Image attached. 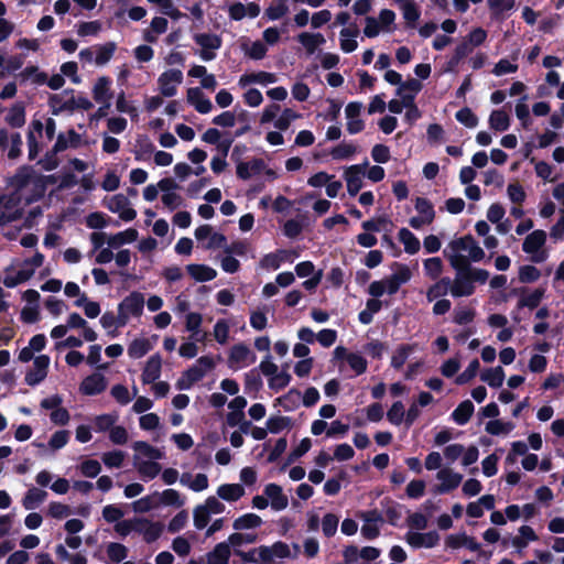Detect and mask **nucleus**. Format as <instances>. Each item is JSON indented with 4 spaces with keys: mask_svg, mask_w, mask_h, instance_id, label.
<instances>
[{
    "mask_svg": "<svg viewBox=\"0 0 564 564\" xmlns=\"http://www.w3.org/2000/svg\"><path fill=\"white\" fill-rule=\"evenodd\" d=\"M53 175H44L33 166H20L9 181L12 195L19 198L22 205H30L42 199L46 193L47 185L54 184Z\"/></svg>",
    "mask_w": 564,
    "mask_h": 564,
    "instance_id": "f257e3e1",
    "label": "nucleus"
},
{
    "mask_svg": "<svg viewBox=\"0 0 564 564\" xmlns=\"http://www.w3.org/2000/svg\"><path fill=\"white\" fill-rule=\"evenodd\" d=\"M444 254L453 269H466L471 262L485 258L484 249L470 235L453 239L445 248Z\"/></svg>",
    "mask_w": 564,
    "mask_h": 564,
    "instance_id": "f03ea898",
    "label": "nucleus"
},
{
    "mask_svg": "<svg viewBox=\"0 0 564 564\" xmlns=\"http://www.w3.org/2000/svg\"><path fill=\"white\" fill-rule=\"evenodd\" d=\"M546 242V232L536 229L529 234L523 243L522 250L530 256V260L534 263L544 262L549 258V252L544 249Z\"/></svg>",
    "mask_w": 564,
    "mask_h": 564,
    "instance_id": "7ed1b4c3",
    "label": "nucleus"
},
{
    "mask_svg": "<svg viewBox=\"0 0 564 564\" xmlns=\"http://www.w3.org/2000/svg\"><path fill=\"white\" fill-rule=\"evenodd\" d=\"M144 296L140 292H131L118 304L119 322L127 325L132 317H140L143 313Z\"/></svg>",
    "mask_w": 564,
    "mask_h": 564,
    "instance_id": "20e7f679",
    "label": "nucleus"
},
{
    "mask_svg": "<svg viewBox=\"0 0 564 564\" xmlns=\"http://www.w3.org/2000/svg\"><path fill=\"white\" fill-rule=\"evenodd\" d=\"M104 205L120 219L131 221L137 217V212L131 207L129 198L123 194H116L104 199Z\"/></svg>",
    "mask_w": 564,
    "mask_h": 564,
    "instance_id": "39448f33",
    "label": "nucleus"
},
{
    "mask_svg": "<svg viewBox=\"0 0 564 564\" xmlns=\"http://www.w3.org/2000/svg\"><path fill=\"white\" fill-rule=\"evenodd\" d=\"M193 39L200 47L199 57L205 62L213 61L216 57V51L220 48L223 43L220 36L213 33H196Z\"/></svg>",
    "mask_w": 564,
    "mask_h": 564,
    "instance_id": "423d86ee",
    "label": "nucleus"
},
{
    "mask_svg": "<svg viewBox=\"0 0 564 564\" xmlns=\"http://www.w3.org/2000/svg\"><path fill=\"white\" fill-rule=\"evenodd\" d=\"M254 352L243 343L234 345L228 356V365L231 369H242L256 361Z\"/></svg>",
    "mask_w": 564,
    "mask_h": 564,
    "instance_id": "0eeeda50",
    "label": "nucleus"
},
{
    "mask_svg": "<svg viewBox=\"0 0 564 564\" xmlns=\"http://www.w3.org/2000/svg\"><path fill=\"white\" fill-rule=\"evenodd\" d=\"M436 479L438 484L433 488V492L443 495L456 489L463 480V475L445 467L437 471Z\"/></svg>",
    "mask_w": 564,
    "mask_h": 564,
    "instance_id": "6e6552de",
    "label": "nucleus"
},
{
    "mask_svg": "<svg viewBox=\"0 0 564 564\" xmlns=\"http://www.w3.org/2000/svg\"><path fill=\"white\" fill-rule=\"evenodd\" d=\"M22 216V207L19 198L11 193L0 196V225L12 223Z\"/></svg>",
    "mask_w": 564,
    "mask_h": 564,
    "instance_id": "1a4fd4ad",
    "label": "nucleus"
},
{
    "mask_svg": "<svg viewBox=\"0 0 564 564\" xmlns=\"http://www.w3.org/2000/svg\"><path fill=\"white\" fill-rule=\"evenodd\" d=\"M183 82V73L180 69H167L163 72L159 78V89L162 96L173 97L177 93V86Z\"/></svg>",
    "mask_w": 564,
    "mask_h": 564,
    "instance_id": "9d476101",
    "label": "nucleus"
},
{
    "mask_svg": "<svg viewBox=\"0 0 564 564\" xmlns=\"http://www.w3.org/2000/svg\"><path fill=\"white\" fill-rule=\"evenodd\" d=\"M456 271L455 278L451 280L449 293L454 297L469 296L475 291V285L466 269H454Z\"/></svg>",
    "mask_w": 564,
    "mask_h": 564,
    "instance_id": "9b49d317",
    "label": "nucleus"
},
{
    "mask_svg": "<svg viewBox=\"0 0 564 564\" xmlns=\"http://www.w3.org/2000/svg\"><path fill=\"white\" fill-rule=\"evenodd\" d=\"M111 79L107 76H100L96 79L93 87V98L100 105V110H108L113 97L111 90Z\"/></svg>",
    "mask_w": 564,
    "mask_h": 564,
    "instance_id": "f8f14e48",
    "label": "nucleus"
},
{
    "mask_svg": "<svg viewBox=\"0 0 564 564\" xmlns=\"http://www.w3.org/2000/svg\"><path fill=\"white\" fill-rule=\"evenodd\" d=\"M368 166L366 161L362 164H355L347 167L344 172L347 192L350 196H356L364 185L365 170Z\"/></svg>",
    "mask_w": 564,
    "mask_h": 564,
    "instance_id": "ddd939ff",
    "label": "nucleus"
},
{
    "mask_svg": "<svg viewBox=\"0 0 564 564\" xmlns=\"http://www.w3.org/2000/svg\"><path fill=\"white\" fill-rule=\"evenodd\" d=\"M258 553L262 557V564H274L279 560L291 557L290 546L282 541L272 545H260V552Z\"/></svg>",
    "mask_w": 564,
    "mask_h": 564,
    "instance_id": "4468645a",
    "label": "nucleus"
},
{
    "mask_svg": "<svg viewBox=\"0 0 564 564\" xmlns=\"http://www.w3.org/2000/svg\"><path fill=\"white\" fill-rule=\"evenodd\" d=\"M13 268L9 267L6 269V276L3 279V284L7 288H14L18 284H21L28 280H30L34 273L35 270L26 262L23 261L20 265L17 272L12 273Z\"/></svg>",
    "mask_w": 564,
    "mask_h": 564,
    "instance_id": "2eb2a0df",
    "label": "nucleus"
},
{
    "mask_svg": "<svg viewBox=\"0 0 564 564\" xmlns=\"http://www.w3.org/2000/svg\"><path fill=\"white\" fill-rule=\"evenodd\" d=\"M50 366V357L46 355H40L34 358L33 369L25 375V382L29 386H36L42 382L47 376V369Z\"/></svg>",
    "mask_w": 564,
    "mask_h": 564,
    "instance_id": "dca6fc26",
    "label": "nucleus"
},
{
    "mask_svg": "<svg viewBox=\"0 0 564 564\" xmlns=\"http://www.w3.org/2000/svg\"><path fill=\"white\" fill-rule=\"evenodd\" d=\"M260 11L261 9L256 2H234L228 7V15L235 21H240L245 18L254 19L260 14Z\"/></svg>",
    "mask_w": 564,
    "mask_h": 564,
    "instance_id": "f3484780",
    "label": "nucleus"
},
{
    "mask_svg": "<svg viewBox=\"0 0 564 564\" xmlns=\"http://www.w3.org/2000/svg\"><path fill=\"white\" fill-rule=\"evenodd\" d=\"M405 541L415 549L433 547L438 543L440 535L436 531L420 533L410 530L405 534Z\"/></svg>",
    "mask_w": 564,
    "mask_h": 564,
    "instance_id": "a211bd4d",
    "label": "nucleus"
},
{
    "mask_svg": "<svg viewBox=\"0 0 564 564\" xmlns=\"http://www.w3.org/2000/svg\"><path fill=\"white\" fill-rule=\"evenodd\" d=\"M362 109V104L358 101L349 102L345 108V115L347 119V131L350 134H356L360 132L365 124L364 121L359 118Z\"/></svg>",
    "mask_w": 564,
    "mask_h": 564,
    "instance_id": "6ab92c4d",
    "label": "nucleus"
},
{
    "mask_svg": "<svg viewBox=\"0 0 564 564\" xmlns=\"http://www.w3.org/2000/svg\"><path fill=\"white\" fill-rule=\"evenodd\" d=\"M137 532L142 534L145 542L152 543L161 536L163 525L145 518H137Z\"/></svg>",
    "mask_w": 564,
    "mask_h": 564,
    "instance_id": "aec40b11",
    "label": "nucleus"
},
{
    "mask_svg": "<svg viewBox=\"0 0 564 564\" xmlns=\"http://www.w3.org/2000/svg\"><path fill=\"white\" fill-rule=\"evenodd\" d=\"M276 80H278V77L275 74L260 70L257 73L242 74L238 79V85L241 88H246L252 84H259L262 86H267V85L276 83Z\"/></svg>",
    "mask_w": 564,
    "mask_h": 564,
    "instance_id": "412c9836",
    "label": "nucleus"
},
{
    "mask_svg": "<svg viewBox=\"0 0 564 564\" xmlns=\"http://www.w3.org/2000/svg\"><path fill=\"white\" fill-rule=\"evenodd\" d=\"M0 147L8 151L10 159H17L21 153L22 139L20 133H9L6 130H0Z\"/></svg>",
    "mask_w": 564,
    "mask_h": 564,
    "instance_id": "4be33fe9",
    "label": "nucleus"
},
{
    "mask_svg": "<svg viewBox=\"0 0 564 564\" xmlns=\"http://www.w3.org/2000/svg\"><path fill=\"white\" fill-rule=\"evenodd\" d=\"M215 367V362L213 358L208 356H203L198 358L189 369H187L184 373L193 383L199 381L204 378L207 371L212 370Z\"/></svg>",
    "mask_w": 564,
    "mask_h": 564,
    "instance_id": "5701e85b",
    "label": "nucleus"
},
{
    "mask_svg": "<svg viewBox=\"0 0 564 564\" xmlns=\"http://www.w3.org/2000/svg\"><path fill=\"white\" fill-rule=\"evenodd\" d=\"M445 545L449 549L467 547L473 552L480 550V544L473 538L467 535L465 532L449 534L445 539Z\"/></svg>",
    "mask_w": 564,
    "mask_h": 564,
    "instance_id": "b1692460",
    "label": "nucleus"
},
{
    "mask_svg": "<svg viewBox=\"0 0 564 564\" xmlns=\"http://www.w3.org/2000/svg\"><path fill=\"white\" fill-rule=\"evenodd\" d=\"M162 358L159 354L152 355L145 362L141 380L144 384L153 383L161 376Z\"/></svg>",
    "mask_w": 564,
    "mask_h": 564,
    "instance_id": "393cba45",
    "label": "nucleus"
},
{
    "mask_svg": "<svg viewBox=\"0 0 564 564\" xmlns=\"http://www.w3.org/2000/svg\"><path fill=\"white\" fill-rule=\"evenodd\" d=\"M264 495L270 500V506L275 511L284 510L289 505L288 497L283 494L282 487L276 484H269L264 488Z\"/></svg>",
    "mask_w": 564,
    "mask_h": 564,
    "instance_id": "a878e982",
    "label": "nucleus"
},
{
    "mask_svg": "<svg viewBox=\"0 0 564 564\" xmlns=\"http://www.w3.org/2000/svg\"><path fill=\"white\" fill-rule=\"evenodd\" d=\"M106 387L105 376L101 373H93L83 380L79 389L82 393L86 395H95L102 392Z\"/></svg>",
    "mask_w": 564,
    "mask_h": 564,
    "instance_id": "bb28decb",
    "label": "nucleus"
},
{
    "mask_svg": "<svg viewBox=\"0 0 564 564\" xmlns=\"http://www.w3.org/2000/svg\"><path fill=\"white\" fill-rule=\"evenodd\" d=\"M80 144V135L73 129L67 133H59L56 142L52 148V153L56 154L63 152L69 148L76 149Z\"/></svg>",
    "mask_w": 564,
    "mask_h": 564,
    "instance_id": "cd10ccee",
    "label": "nucleus"
},
{
    "mask_svg": "<svg viewBox=\"0 0 564 564\" xmlns=\"http://www.w3.org/2000/svg\"><path fill=\"white\" fill-rule=\"evenodd\" d=\"M134 467L143 480H152L161 473V465L155 460H142L134 456Z\"/></svg>",
    "mask_w": 564,
    "mask_h": 564,
    "instance_id": "c85d7f7f",
    "label": "nucleus"
},
{
    "mask_svg": "<svg viewBox=\"0 0 564 564\" xmlns=\"http://www.w3.org/2000/svg\"><path fill=\"white\" fill-rule=\"evenodd\" d=\"M187 101L195 107L200 113H208L213 109L212 101L204 96L202 90L197 87L187 90Z\"/></svg>",
    "mask_w": 564,
    "mask_h": 564,
    "instance_id": "c756f323",
    "label": "nucleus"
},
{
    "mask_svg": "<svg viewBox=\"0 0 564 564\" xmlns=\"http://www.w3.org/2000/svg\"><path fill=\"white\" fill-rule=\"evenodd\" d=\"M181 485L188 489L200 492L208 488V477L206 474L199 473L193 476L191 473H183L180 477Z\"/></svg>",
    "mask_w": 564,
    "mask_h": 564,
    "instance_id": "7c9ffc66",
    "label": "nucleus"
},
{
    "mask_svg": "<svg viewBox=\"0 0 564 564\" xmlns=\"http://www.w3.org/2000/svg\"><path fill=\"white\" fill-rule=\"evenodd\" d=\"M245 488L240 484H224L217 488V496L227 502H236L245 496Z\"/></svg>",
    "mask_w": 564,
    "mask_h": 564,
    "instance_id": "2f4dec72",
    "label": "nucleus"
},
{
    "mask_svg": "<svg viewBox=\"0 0 564 564\" xmlns=\"http://www.w3.org/2000/svg\"><path fill=\"white\" fill-rule=\"evenodd\" d=\"M138 236L139 234L134 228H128L123 231L109 235L107 237V245L110 248L118 249L126 243L134 242Z\"/></svg>",
    "mask_w": 564,
    "mask_h": 564,
    "instance_id": "473e14b6",
    "label": "nucleus"
},
{
    "mask_svg": "<svg viewBox=\"0 0 564 564\" xmlns=\"http://www.w3.org/2000/svg\"><path fill=\"white\" fill-rule=\"evenodd\" d=\"M264 170V162L261 159H252L249 162H240L237 165V176L241 180H249Z\"/></svg>",
    "mask_w": 564,
    "mask_h": 564,
    "instance_id": "72a5a7b5",
    "label": "nucleus"
},
{
    "mask_svg": "<svg viewBox=\"0 0 564 564\" xmlns=\"http://www.w3.org/2000/svg\"><path fill=\"white\" fill-rule=\"evenodd\" d=\"M95 50V65L96 66H105L107 65L117 50V44L115 42H107L104 44L94 45Z\"/></svg>",
    "mask_w": 564,
    "mask_h": 564,
    "instance_id": "f704fd0d",
    "label": "nucleus"
},
{
    "mask_svg": "<svg viewBox=\"0 0 564 564\" xmlns=\"http://www.w3.org/2000/svg\"><path fill=\"white\" fill-rule=\"evenodd\" d=\"M359 34L357 28H344L339 32V45L344 53H351L358 47L356 37Z\"/></svg>",
    "mask_w": 564,
    "mask_h": 564,
    "instance_id": "c9c22d12",
    "label": "nucleus"
},
{
    "mask_svg": "<svg viewBox=\"0 0 564 564\" xmlns=\"http://www.w3.org/2000/svg\"><path fill=\"white\" fill-rule=\"evenodd\" d=\"M228 541L220 542L207 554V564H228L230 557Z\"/></svg>",
    "mask_w": 564,
    "mask_h": 564,
    "instance_id": "e433bc0d",
    "label": "nucleus"
},
{
    "mask_svg": "<svg viewBox=\"0 0 564 564\" xmlns=\"http://www.w3.org/2000/svg\"><path fill=\"white\" fill-rule=\"evenodd\" d=\"M186 270L188 274L197 282L212 281L217 276V271L205 264H188Z\"/></svg>",
    "mask_w": 564,
    "mask_h": 564,
    "instance_id": "4c0bfd02",
    "label": "nucleus"
},
{
    "mask_svg": "<svg viewBox=\"0 0 564 564\" xmlns=\"http://www.w3.org/2000/svg\"><path fill=\"white\" fill-rule=\"evenodd\" d=\"M422 89V84L420 80L411 78L406 82H402L400 87L397 89V95L403 98L408 102H412L415 99V96Z\"/></svg>",
    "mask_w": 564,
    "mask_h": 564,
    "instance_id": "58836bf2",
    "label": "nucleus"
},
{
    "mask_svg": "<svg viewBox=\"0 0 564 564\" xmlns=\"http://www.w3.org/2000/svg\"><path fill=\"white\" fill-rule=\"evenodd\" d=\"M297 41L304 46L308 54H313L318 46L326 42L323 34L310 32H302L299 34Z\"/></svg>",
    "mask_w": 564,
    "mask_h": 564,
    "instance_id": "ea45409f",
    "label": "nucleus"
},
{
    "mask_svg": "<svg viewBox=\"0 0 564 564\" xmlns=\"http://www.w3.org/2000/svg\"><path fill=\"white\" fill-rule=\"evenodd\" d=\"M152 348L153 345L149 338H135L128 347V355L133 359H139L145 356Z\"/></svg>",
    "mask_w": 564,
    "mask_h": 564,
    "instance_id": "a19ab883",
    "label": "nucleus"
},
{
    "mask_svg": "<svg viewBox=\"0 0 564 564\" xmlns=\"http://www.w3.org/2000/svg\"><path fill=\"white\" fill-rule=\"evenodd\" d=\"M47 497V492L36 487L30 488L22 499L25 510H33L40 506Z\"/></svg>",
    "mask_w": 564,
    "mask_h": 564,
    "instance_id": "79ce46f5",
    "label": "nucleus"
},
{
    "mask_svg": "<svg viewBox=\"0 0 564 564\" xmlns=\"http://www.w3.org/2000/svg\"><path fill=\"white\" fill-rule=\"evenodd\" d=\"M262 525V519L256 513H246L237 519H235L232 523V528L236 531H243V530H250L256 529Z\"/></svg>",
    "mask_w": 564,
    "mask_h": 564,
    "instance_id": "37998d69",
    "label": "nucleus"
},
{
    "mask_svg": "<svg viewBox=\"0 0 564 564\" xmlns=\"http://www.w3.org/2000/svg\"><path fill=\"white\" fill-rule=\"evenodd\" d=\"M398 237L403 243L406 253L415 254L420 250V240L408 228H401L398 232Z\"/></svg>",
    "mask_w": 564,
    "mask_h": 564,
    "instance_id": "c03bdc74",
    "label": "nucleus"
},
{
    "mask_svg": "<svg viewBox=\"0 0 564 564\" xmlns=\"http://www.w3.org/2000/svg\"><path fill=\"white\" fill-rule=\"evenodd\" d=\"M480 379L491 388H500L505 380V371L500 366L489 368L481 373Z\"/></svg>",
    "mask_w": 564,
    "mask_h": 564,
    "instance_id": "a18cd8bd",
    "label": "nucleus"
},
{
    "mask_svg": "<svg viewBox=\"0 0 564 564\" xmlns=\"http://www.w3.org/2000/svg\"><path fill=\"white\" fill-rule=\"evenodd\" d=\"M20 77L24 82H29L33 85H44L47 82V74L41 72L37 66H28L21 73Z\"/></svg>",
    "mask_w": 564,
    "mask_h": 564,
    "instance_id": "49530a36",
    "label": "nucleus"
},
{
    "mask_svg": "<svg viewBox=\"0 0 564 564\" xmlns=\"http://www.w3.org/2000/svg\"><path fill=\"white\" fill-rule=\"evenodd\" d=\"M473 413V402L469 400H465L453 411L452 417L458 425H464L469 421Z\"/></svg>",
    "mask_w": 564,
    "mask_h": 564,
    "instance_id": "de8ad7c7",
    "label": "nucleus"
},
{
    "mask_svg": "<svg viewBox=\"0 0 564 564\" xmlns=\"http://www.w3.org/2000/svg\"><path fill=\"white\" fill-rule=\"evenodd\" d=\"M203 323V316L199 313L191 312L185 317V328L191 333V339L199 341V328Z\"/></svg>",
    "mask_w": 564,
    "mask_h": 564,
    "instance_id": "09e8293b",
    "label": "nucleus"
},
{
    "mask_svg": "<svg viewBox=\"0 0 564 564\" xmlns=\"http://www.w3.org/2000/svg\"><path fill=\"white\" fill-rule=\"evenodd\" d=\"M451 279L443 278L429 288L426 292V299L429 302H433L436 299H440L446 295L449 292Z\"/></svg>",
    "mask_w": 564,
    "mask_h": 564,
    "instance_id": "8fccbe9b",
    "label": "nucleus"
},
{
    "mask_svg": "<svg viewBox=\"0 0 564 564\" xmlns=\"http://www.w3.org/2000/svg\"><path fill=\"white\" fill-rule=\"evenodd\" d=\"M489 126L496 131H506L510 126V118L503 110H494L489 116Z\"/></svg>",
    "mask_w": 564,
    "mask_h": 564,
    "instance_id": "3c124183",
    "label": "nucleus"
},
{
    "mask_svg": "<svg viewBox=\"0 0 564 564\" xmlns=\"http://www.w3.org/2000/svg\"><path fill=\"white\" fill-rule=\"evenodd\" d=\"M100 324L111 337L118 335V328L126 326L119 322V314L116 316L112 312L104 313L100 317Z\"/></svg>",
    "mask_w": 564,
    "mask_h": 564,
    "instance_id": "603ef678",
    "label": "nucleus"
},
{
    "mask_svg": "<svg viewBox=\"0 0 564 564\" xmlns=\"http://www.w3.org/2000/svg\"><path fill=\"white\" fill-rule=\"evenodd\" d=\"M399 8L402 11L403 19L405 20L408 25L413 28L417 20L420 19V10L414 0L404 2L403 4L399 6Z\"/></svg>",
    "mask_w": 564,
    "mask_h": 564,
    "instance_id": "864d4df0",
    "label": "nucleus"
},
{
    "mask_svg": "<svg viewBox=\"0 0 564 564\" xmlns=\"http://www.w3.org/2000/svg\"><path fill=\"white\" fill-rule=\"evenodd\" d=\"M288 0H274L267 9L265 17L275 21L284 17L289 12Z\"/></svg>",
    "mask_w": 564,
    "mask_h": 564,
    "instance_id": "5fc2aeb1",
    "label": "nucleus"
},
{
    "mask_svg": "<svg viewBox=\"0 0 564 564\" xmlns=\"http://www.w3.org/2000/svg\"><path fill=\"white\" fill-rule=\"evenodd\" d=\"M301 117L300 113L291 108H285L281 111L280 116L274 121L275 129L285 131L290 128L291 123Z\"/></svg>",
    "mask_w": 564,
    "mask_h": 564,
    "instance_id": "6e6d98bb",
    "label": "nucleus"
},
{
    "mask_svg": "<svg viewBox=\"0 0 564 564\" xmlns=\"http://www.w3.org/2000/svg\"><path fill=\"white\" fill-rule=\"evenodd\" d=\"M415 348L416 345H402L397 348L391 358V366L395 369H400Z\"/></svg>",
    "mask_w": 564,
    "mask_h": 564,
    "instance_id": "4d7b16f0",
    "label": "nucleus"
},
{
    "mask_svg": "<svg viewBox=\"0 0 564 564\" xmlns=\"http://www.w3.org/2000/svg\"><path fill=\"white\" fill-rule=\"evenodd\" d=\"M7 122L14 127L20 128L25 123V111L21 104L12 106L6 118Z\"/></svg>",
    "mask_w": 564,
    "mask_h": 564,
    "instance_id": "13d9d810",
    "label": "nucleus"
},
{
    "mask_svg": "<svg viewBox=\"0 0 564 564\" xmlns=\"http://www.w3.org/2000/svg\"><path fill=\"white\" fill-rule=\"evenodd\" d=\"M132 447L134 451L147 456L149 458L148 460H158L163 457V452L161 449L153 447L143 441L134 442Z\"/></svg>",
    "mask_w": 564,
    "mask_h": 564,
    "instance_id": "bf43d9fd",
    "label": "nucleus"
},
{
    "mask_svg": "<svg viewBox=\"0 0 564 564\" xmlns=\"http://www.w3.org/2000/svg\"><path fill=\"white\" fill-rule=\"evenodd\" d=\"M423 268L426 276L436 280L443 272V261L438 257L429 258L424 260Z\"/></svg>",
    "mask_w": 564,
    "mask_h": 564,
    "instance_id": "052dcab7",
    "label": "nucleus"
},
{
    "mask_svg": "<svg viewBox=\"0 0 564 564\" xmlns=\"http://www.w3.org/2000/svg\"><path fill=\"white\" fill-rule=\"evenodd\" d=\"M258 540V535L256 533H241L235 532L228 536V543L234 551L236 549H240L243 544H252Z\"/></svg>",
    "mask_w": 564,
    "mask_h": 564,
    "instance_id": "680f3d73",
    "label": "nucleus"
},
{
    "mask_svg": "<svg viewBox=\"0 0 564 564\" xmlns=\"http://www.w3.org/2000/svg\"><path fill=\"white\" fill-rule=\"evenodd\" d=\"M118 415L115 413H106L97 415L94 419V429L97 432L110 431V429L117 423Z\"/></svg>",
    "mask_w": 564,
    "mask_h": 564,
    "instance_id": "e2e57ef3",
    "label": "nucleus"
},
{
    "mask_svg": "<svg viewBox=\"0 0 564 564\" xmlns=\"http://www.w3.org/2000/svg\"><path fill=\"white\" fill-rule=\"evenodd\" d=\"M514 429L512 422H503L501 420H492L486 423V432L491 435L509 434Z\"/></svg>",
    "mask_w": 564,
    "mask_h": 564,
    "instance_id": "0e129e2a",
    "label": "nucleus"
},
{
    "mask_svg": "<svg viewBox=\"0 0 564 564\" xmlns=\"http://www.w3.org/2000/svg\"><path fill=\"white\" fill-rule=\"evenodd\" d=\"M415 209L425 220L433 223L435 218V210L433 204L429 199L424 197H417L415 199Z\"/></svg>",
    "mask_w": 564,
    "mask_h": 564,
    "instance_id": "69168bd1",
    "label": "nucleus"
},
{
    "mask_svg": "<svg viewBox=\"0 0 564 564\" xmlns=\"http://www.w3.org/2000/svg\"><path fill=\"white\" fill-rule=\"evenodd\" d=\"M229 332H230V325L226 319H218L216 324L214 325L213 335L215 340L220 344L225 345L228 341L229 338Z\"/></svg>",
    "mask_w": 564,
    "mask_h": 564,
    "instance_id": "338daca9",
    "label": "nucleus"
},
{
    "mask_svg": "<svg viewBox=\"0 0 564 564\" xmlns=\"http://www.w3.org/2000/svg\"><path fill=\"white\" fill-rule=\"evenodd\" d=\"M267 46L261 41H254L249 45H243V52L252 59H262L267 55Z\"/></svg>",
    "mask_w": 564,
    "mask_h": 564,
    "instance_id": "774afa93",
    "label": "nucleus"
}]
</instances>
